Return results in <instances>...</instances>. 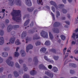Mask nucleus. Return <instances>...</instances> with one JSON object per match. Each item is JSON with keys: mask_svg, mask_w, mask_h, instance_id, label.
I'll return each mask as SVG.
<instances>
[{"mask_svg": "<svg viewBox=\"0 0 78 78\" xmlns=\"http://www.w3.org/2000/svg\"><path fill=\"white\" fill-rule=\"evenodd\" d=\"M12 16V19L16 22H20V10H13V11L11 13Z\"/></svg>", "mask_w": 78, "mask_h": 78, "instance_id": "f257e3e1", "label": "nucleus"}, {"mask_svg": "<svg viewBox=\"0 0 78 78\" xmlns=\"http://www.w3.org/2000/svg\"><path fill=\"white\" fill-rule=\"evenodd\" d=\"M40 34L44 38H48V33L44 31L43 30L41 32Z\"/></svg>", "mask_w": 78, "mask_h": 78, "instance_id": "f03ea898", "label": "nucleus"}, {"mask_svg": "<svg viewBox=\"0 0 78 78\" xmlns=\"http://www.w3.org/2000/svg\"><path fill=\"white\" fill-rule=\"evenodd\" d=\"M45 75H47L48 76H49L50 78H53V74L49 70L45 71Z\"/></svg>", "mask_w": 78, "mask_h": 78, "instance_id": "7ed1b4c3", "label": "nucleus"}, {"mask_svg": "<svg viewBox=\"0 0 78 78\" xmlns=\"http://www.w3.org/2000/svg\"><path fill=\"white\" fill-rule=\"evenodd\" d=\"M33 48V46L31 44H28L26 47V52L28 53V51L32 49Z\"/></svg>", "mask_w": 78, "mask_h": 78, "instance_id": "20e7f679", "label": "nucleus"}, {"mask_svg": "<svg viewBox=\"0 0 78 78\" xmlns=\"http://www.w3.org/2000/svg\"><path fill=\"white\" fill-rule=\"evenodd\" d=\"M6 62L8 66L13 67V65H14V62H11L9 59H7L6 61Z\"/></svg>", "mask_w": 78, "mask_h": 78, "instance_id": "39448f33", "label": "nucleus"}, {"mask_svg": "<svg viewBox=\"0 0 78 78\" xmlns=\"http://www.w3.org/2000/svg\"><path fill=\"white\" fill-rule=\"evenodd\" d=\"M26 4L28 6H32V3L30 0H27Z\"/></svg>", "mask_w": 78, "mask_h": 78, "instance_id": "423d86ee", "label": "nucleus"}, {"mask_svg": "<svg viewBox=\"0 0 78 78\" xmlns=\"http://www.w3.org/2000/svg\"><path fill=\"white\" fill-rule=\"evenodd\" d=\"M16 40V38L14 37H11L10 39L9 40V42H10V44H14Z\"/></svg>", "mask_w": 78, "mask_h": 78, "instance_id": "0eeeda50", "label": "nucleus"}, {"mask_svg": "<svg viewBox=\"0 0 78 78\" xmlns=\"http://www.w3.org/2000/svg\"><path fill=\"white\" fill-rule=\"evenodd\" d=\"M12 26L11 25H9L7 27V31L8 33L11 32V31L12 30Z\"/></svg>", "mask_w": 78, "mask_h": 78, "instance_id": "6e6552de", "label": "nucleus"}, {"mask_svg": "<svg viewBox=\"0 0 78 78\" xmlns=\"http://www.w3.org/2000/svg\"><path fill=\"white\" fill-rule=\"evenodd\" d=\"M52 31L54 33H57V34L59 33V29L58 28H54L52 29Z\"/></svg>", "mask_w": 78, "mask_h": 78, "instance_id": "1a4fd4ad", "label": "nucleus"}, {"mask_svg": "<svg viewBox=\"0 0 78 78\" xmlns=\"http://www.w3.org/2000/svg\"><path fill=\"white\" fill-rule=\"evenodd\" d=\"M33 60L34 61V65L36 66L38 63V59L37 57H34V58Z\"/></svg>", "mask_w": 78, "mask_h": 78, "instance_id": "9d476101", "label": "nucleus"}, {"mask_svg": "<svg viewBox=\"0 0 78 78\" xmlns=\"http://www.w3.org/2000/svg\"><path fill=\"white\" fill-rule=\"evenodd\" d=\"M20 54H21L22 57H24L26 55V53L25 52V51L23 50H21L20 51Z\"/></svg>", "mask_w": 78, "mask_h": 78, "instance_id": "9b49d317", "label": "nucleus"}, {"mask_svg": "<svg viewBox=\"0 0 78 78\" xmlns=\"http://www.w3.org/2000/svg\"><path fill=\"white\" fill-rule=\"evenodd\" d=\"M2 56L4 58H6L8 56V53L6 52H4L2 53Z\"/></svg>", "mask_w": 78, "mask_h": 78, "instance_id": "f8f14e48", "label": "nucleus"}, {"mask_svg": "<svg viewBox=\"0 0 78 78\" xmlns=\"http://www.w3.org/2000/svg\"><path fill=\"white\" fill-rule=\"evenodd\" d=\"M50 3H51V5H53L56 8H58V5L56 4V3L53 1H51L50 2Z\"/></svg>", "mask_w": 78, "mask_h": 78, "instance_id": "ddd939ff", "label": "nucleus"}, {"mask_svg": "<svg viewBox=\"0 0 78 78\" xmlns=\"http://www.w3.org/2000/svg\"><path fill=\"white\" fill-rule=\"evenodd\" d=\"M15 3L17 6H21V1L20 0H16Z\"/></svg>", "mask_w": 78, "mask_h": 78, "instance_id": "4468645a", "label": "nucleus"}, {"mask_svg": "<svg viewBox=\"0 0 78 78\" xmlns=\"http://www.w3.org/2000/svg\"><path fill=\"white\" fill-rule=\"evenodd\" d=\"M69 67H72V68H76V67H77L76 64L75 63H69Z\"/></svg>", "mask_w": 78, "mask_h": 78, "instance_id": "2eb2a0df", "label": "nucleus"}, {"mask_svg": "<svg viewBox=\"0 0 78 78\" xmlns=\"http://www.w3.org/2000/svg\"><path fill=\"white\" fill-rule=\"evenodd\" d=\"M0 40L1 41H0V45H2L4 43V38L3 37H0Z\"/></svg>", "mask_w": 78, "mask_h": 78, "instance_id": "dca6fc26", "label": "nucleus"}, {"mask_svg": "<svg viewBox=\"0 0 78 78\" xmlns=\"http://www.w3.org/2000/svg\"><path fill=\"white\" fill-rule=\"evenodd\" d=\"M40 39V37L37 34H35L33 37V39L34 40H38V39Z\"/></svg>", "mask_w": 78, "mask_h": 78, "instance_id": "f3484780", "label": "nucleus"}, {"mask_svg": "<svg viewBox=\"0 0 78 78\" xmlns=\"http://www.w3.org/2000/svg\"><path fill=\"white\" fill-rule=\"evenodd\" d=\"M60 24L58 22H55L54 23V27H58L60 26Z\"/></svg>", "mask_w": 78, "mask_h": 78, "instance_id": "a211bd4d", "label": "nucleus"}, {"mask_svg": "<svg viewBox=\"0 0 78 78\" xmlns=\"http://www.w3.org/2000/svg\"><path fill=\"white\" fill-rule=\"evenodd\" d=\"M37 72L35 70H33V71H31L30 72V74L32 76H34V75H36V73Z\"/></svg>", "mask_w": 78, "mask_h": 78, "instance_id": "6ab92c4d", "label": "nucleus"}, {"mask_svg": "<svg viewBox=\"0 0 78 78\" xmlns=\"http://www.w3.org/2000/svg\"><path fill=\"white\" fill-rule=\"evenodd\" d=\"M73 35L71 37L72 38H73V39H76V38H75V37H76V39H78V34H77L76 35L75 34L73 33Z\"/></svg>", "mask_w": 78, "mask_h": 78, "instance_id": "aec40b11", "label": "nucleus"}, {"mask_svg": "<svg viewBox=\"0 0 78 78\" xmlns=\"http://www.w3.org/2000/svg\"><path fill=\"white\" fill-rule=\"evenodd\" d=\"M39 69H45V67L44 66V65L41 64L38 67Z\"/></svg>", "mask_w": 78, "mask_h": 78, "instance_id": "412c9836", "label": "nucleus"}, {"mask_svg": "<svg viewBox=\"0 0 78 78\" xmlns=\"http://www.w3.org/2000/svg\"><path fill=\"white\" fill-rule=\"evenodd\" d=\"M27 32H23V33H22L21 36L22 39H23V37H25V36H27Z\"/></svg>", "mask_w": 78, "mask_h": 78, "instance_id": "4be33fe9", "label": "nucleus"}, {"mask_svg": "<svg viewBox=\"0 0 78 78\" xmlns=\"http://www.w3.org/2000/svg\"><path fill=\"white\" fill-rule=\"evenodd\" d=\"M37 2L38 5H43V2H42V0H37Z\"/></svg>", "mask_w": 78, "mask_h": 78, "instance_id": "5701e85b", "label": "nucleus"}, {"mask_svg": "<svg viewBox=\"0 0 78 78\" xmlns=\"http://www.w3.org/2000/svg\"><path fill=\"white\" fill-rule=\"evenodd\" d=\"M14 75V76L16 77V78H17V77H18L19 76V73H18V72H17L16 71H15L13 72Z\"/></svg>", "mask_w": 78, "mask_h": 78, "instance_id": "b1692460", "label": "nucleus"}, {"mask_svg": "<svg viewBox=\"0 0 78 78\" xmlns=\"http://www.w3.org/2000/svg\"><path fill=\"white\" fill-rule=\"evenodd\" d=\"M29 22H30L29 19L27 20L24 23V27H26V26L28 25V24L29 23Z\"/></svg>", "mask_w": 78, "mask_h": 78, "instance_id": "393cba45", "label": "nucleus"}, {"mask_svg": "<svg viewBox=\"0 0 78 78\" xmlns=\"http://www.w3.org/2000/svg\"><path fill=\"white\" fill-rule=\"evenodd\" d=\"M47 49L45 48H42L40 50L42 52V53H44L46 51Z\"/></svg>", "mask_w": 78, "mask_h": 78, "instance_id": "a878e982", "label": "nucleus"}, {"mask_svg": "<svg viewBox=\"0 0 78 78\" xmlns=\"http://www.w3.org/2000/svg\"><path fill=\"white\" fill-rule=\"evenodd\" d=\"M27 10L29 11V12H32L33 11V10H34V8L33 7L27 8Z\"/></svg>", "mask_w": 78, "mask_h": 78, "instance_id": "bb28decb", "label": "nucleus"}, {"mask_svg": "<svg viewBox=\"0 0 78 78\" xmlns=\"http://www.w3.org/2000/svg\"><path fill=\"white\" fill-rule=\"evenodd\" d=\"M44 45L47 46L50 45V41H49V40L46 41L44 43Z\"/></svg>", "mask_w": 78, "mask_h": 78, "instance_id": "cd10ccee", "label": "nucleus"}, {"mask_svg": "<svg viewBox=\"0 0 78 78\" xmlns=\"http://www.w3.org/2000/svg\"><path fill=\"white\" fill-rule=\"evenodd\" d=\"M41 44V42L39 41H37L35 42V44L36 46H39Z\"/></svg>", "mask_w": 78, "mask_h": 78, "instance_id": "c85d7f7f", "label": "nucleus"}, {"mask_svg": "<svg viewBox=\"0 0 78 78\" xmlns=\"http://www.w3.org/2000/svg\"><path fill=\"white\" fill-rule=\"evenodd\" d=\"M50 51L51 52H52L53 53H55V54H56V49L54 48L51 49L50 50Z\"/></svg>", "mask_w": 78, "mask_h": 78, "instance_id": "c756f323", "label": "nucleus"}, {"mask_svg": "<svg viewBox=\"0 0 78 78\" xmlns=\"http://www.w3.org/2000/svg\"><path fill=\"white\" fill-rule=\"evenodd\" d=\"M23 67L24 69V71H25V72H27V70H28V68H27V67L26 66V65H23Z\"/></svg>", "mask_w": 78, "mask_h": 78, "instance_id": "7c9ffc66", "label": "nucleus"}, {"mask_svg": "<svg viewBox=\"0 0 78 78\" xmlns=\"http://www.w3.org/2000/svg\"><path fill=\"white\" fill-rule=\"evenodd\" d=\"M14 55L15 57H17V58L18 56L20 55V54L18 52H15Z\"/></svg>", "mask_w": 78, "mask_h": 78, "instance_id": "2f4dec72", "label": "nucleus"}, {"mask_svg": "<svg viewBox=\"0 0 78 78\" xmlns=\"http://www.w3.org/2000/svg\"><path fill=\"white\" fill-rule=\"evenodd\" d=\"M15 44L17 45H20V42L19 41V40L18 39L16 41Z\"/></svg>", "mask_w": 78, "mask_h": 78, "instance_id": "473e14b6", "label": "nucleus"}, {"mask_svg": "<svg viewBox=\"0 0 78 78\" xmlns=\"http://www.w3.org/2000/svg\"><path fill=\"white\" fill-rule=\"evenodd\" d=\"M49 34L50 39L52 40L53 39V35L51 34V33L50 32H49Z\"/></svg>", "mask_w": 78, "mask_h": 78, "instance_id": "72a5a7b5", "label": "nucleus"}, {"mask_svg": "<svg viewBox=\"0 0 78 78\" xmlns=\"http://www.w3.org/2000/svg\"><path fill=\"white\" fill-rule=\"evenodd\" d=\"M64 5L63 4H59L58 5V8L60 9H61V8H64Z\"/></svg>", "mask_w": 78, "mask_h": 78, "instance_id": "f704fd0d", "label": "nucleus"}, {"mask_svg": "<svg viewBox=\"0 0 78 78\" xmlns=\"http://www.w3.org/2000/svg\"><path fill=\"white\" fill-rule=\"evenodd\" d=\"M60 16V13L58 11H57L56 12V17L57 18H58L59 16Z\"/></svg>", "mask_w": 78, "mask_h": 78, "instance_id": "c9c22d12", "label": "nucleus"}, {"mask_svg": "<svg viewBox=\"0 0 78 78\" xmlns=\"http://www.w3.org/2000/svg\"><path fill=\"white\" fill-rule=\"evenodd\" d=\"M53 70L55 72H56L58 71V68L56 67H53Z\"/></svg>", "mask_w": 78, "mask_h": 78, "instance_id": "e433bc0d", "label": "nucleus"}, {"mask_svg": "<svg viewBox=\"0 0 78 78\" xmlns=\"http://www.w3.org/2000/svg\"><path fill=\"white\" fill-rule=\"evenodd\" d=\"M13 27H14V29L15 30H17V28H19V25H15L13 26Z\"/></svg>", "mask_w": 78, "mask_h": 78, "instance_id": "4c0bfd02", "label": "nucleus"}, {"mask_svg": "<svg viewBox=\"0 0 78 78\" xmlns=\"http://www.w3.org/2000/svg\"><path fill=\"white\" fill-rule=\"evenodd\" d=\"M60 37L61 38V39L63 40V41H64L65 39H66V37H65L63 35H62L60 36Z\"/></svg>", "mask_w": 78, "mask_h": 78, "instance_id": "58836bf2", "label": "nucleus"}, {"mask_svg": "<svg viewBox=\"0 0 78 78\" xmlns=\"http://www.w3.org/2000/svg\"><path fill=\"white\" fill-rule=\"evenodd\" d=\"M4 34V31L3 30H0V35L1 36H3Z\"/></svg>", "mask_w": 78, "mask_h": 78, "instance_id": "ea45409f", "label": "nucleus"}, {"mask_svg": "<svg viewBox=\"0 0 78 78\" xmlns=\"http://www.w3.org/2000/svg\"><path fill=\"white\" fill-rule=\"evenodd\" d=\"M62 11L63 13H64V14H66L67 12V10L66 9H62Z\"/></svg>", "mask_w": 78, "mask_h": 78, "instance_id": "a19ab883", "label": "nucleus"}, {"mask_svg": "<svg viewBox=\"0 0 78 78\" xmlns=\"http://www.w3.org/2000/svg\"><path fill=\"white\" fill-rule=\"evenodd\" d=\"M15 65L16 67H17V68H18V69H19V68H20V66L19 65V63L17 62L16 63Z\"/></svg>", "mask_w": 78, "mask_h": 78, "instance_id": "79ce46f5", "label": "nucleus"}, {"mask_svg": "<svg viewBox=\"0 0 78 78\" xmlns=\"http://www.w3.org/2000/svg\"><path fill=\"white\" fill-rule=\"evenodd\" d=\"M70 73L72 74H74V73H75V71L71 69L70 70Z\"/></svg>", "mask_w": 78, "mask_h": 78, "instance_id": "37998d69", "label": "nucleus"}, {"mask_svg": "<svg viewBox=\"0 0 78 78\" xmlns=\"http://www.w3.org/2000/svg\"><path fill=\"white\" fill-rule=\"evenodd\" d=\"M44 58L45 60L47 61H50V59L48 58H47V57L46 56H44Z\"/></svg>", "mask_w": 78, "mask_h": 78, "instance_id": "c03bdc74", "label": "nucleus"}, {"mask_svg": "<svg viewBox=\"0 0 78 78\" xmlns=\"http://www.w3.org/2000/svg\"><path fill=\"white\" fill-rule=\"evenodd\" d=\"M53 58L55 59V60H58V59H59V57L58 56H54Z\"/></svg>", "mask_w": 78, "mask_h": 78, "instance_id": "a18cd8bd", "label": "nucleus"}, {"mask_svg": "<svg viewBox=\"0 0 78 78\" xmlns=\"http://www.w3.org/2000/svg\"><path fill=\"white\" fill-rule=\"evenodd\" d=\"M51 14L52 16L53 20H55V15L52 12H51Z\"/></svg>", "mask_w": 78, "mask_h": 78, "instance_id": "49530a36", "label": "nucleus"}, {"mask_svg": "<svg viewBox=\"0 0 78 78\" xmlns=\"http://www.w3.org/2000/svg\"><path fill=\"white\" fill-rule=\"evenodd\" d=\"M23 78H29V75L27 74H24L23 76Z\"/></svg>", "mask_w": 78, "mask_h": 78, "instance_id": "de8ad7c7", "label": "nucleus"}, {"mask_svg": "<svg viewBox=\"0 0 78 78\" xmlns=\"http://www.w3.org/2000/svg\"><path fill=\"white\" fill-rule=\"evenodd\" d=\"M0 26L2 27V29L4 28H5V24H4L2 23L0 24Z\"/></svg>", "mask_w": 78, "mask_h": 78, "instance_id": "09e8293b", "label": "nucleus"}, {"mask_svg": "<svg viewBox=\"0 0 78 78\" xmlns=\"http://www.w3.org/2000/svg\"><path fill=\"white\" fill-rule=\"evenodd\" d=\"M11 34L12 36H16V32L14 31H12L11 32Z\"/></svg>", "mask_w": 78, "mask_h": 78, "instance_id": "8fccbe9b", "label": "nucleus"}, {"mask_svg": "<svg viewBox=\"0 0 78 78\" xmlns=\"http://www.w3.org/2000/svg\"><path fill=\"white\" fill-rule=\"evenodd\" d=\"M34 26V22L33 21H32L31 23L30 24V27H32Z\"/></svg>", "mask_w": 78, "mask_h": 78, "instance_id": "3c124183", "label": "nucleus"}, {"mask_svg": "<svg viewBox=\"0 0 78 78\" xmlns=\"http://www.w3.org/2000/svg\"><path fill=\"white\" fill-rule=\"evenodd\" d=\"M29 15L28 14L25 15L23 17V18H24V19L26 18V17H27V18H28L29 17Z\"/></svg>", "mask_w": 78, "mask_h": 78, "instance_id": "603ef678", "label": "nucleus"}, {"mask_svg": "<svg viewBox=\"0 0 78 78\" xmlns=\"http://www.w3.org/2000/svg\"><path fill=\"white\" fill-rule=\"evenodd\" d=\"M10 3L11 4V6H12L14 4H13V2H14V0H9Z\"/></svg>", "mask_w": 78, "mask_h": 78, "instance_id": "864d4df0", "label": "nucleus"}, {"mask_svg": "<svg viewBox=\"0 0 78 78\" xmlns=\"http://www.w3.org/2000/svg\"><path fill=\"white\" fill-rule=\"evenodd\" d=\"M32 59L31 58H29L28 59V62L29 63H30L32 61Z\"/></svg>", "mask_w": 78, "mask_h": 78, "instance_id": "5fc2aeb1", "label": "nucleus"}, {"mask_svg": "<svg viewBox=\"0 0 78 78\" xmlns=\"http://www.w3.org/2000/svg\"><path fill=\"white\" fill-rule=\"evenodd\" d=\"M3 67L0 68V73H2L3 72Z\"/></svg>", "mask_w": 78, "mask_h": 78, "instance_id": "6e6d98bb", "label": "nucleus"}, {"mask_svg": "<svg viewBox=\"0 0 78 78\" xmlns=\"http://www.w3.org/2000/svg\"><path fill=\"white\" fill-rule=\"evenodd\" d=\"M19 62L20 64H22V63H23V61L22 59H20L19 60Z\"/></svg>", "mask_w": 78, "mask_h": 78, "instance_id": "4d7b16f0", "label": "nucleus"}, {"mask_svg": "<svg viewBox=\"0 0 78 78\" xmlns=\"http://www.w3.org/2000/svg\"><path fill=\"white\" fill-rule=\"evenodd\" d=\"M26 41H31V38L27 37L26 38Z\"/></svg>", "mask_w": 78, "mask_h": 78, "instance_id": "13d9d810", "label": "nucleus"}, {"mask_svg": "<svg viewBox=\"0 0 78 78\" xmlns=\"http://www.w3.org/2000/svg\"><path fill=\"white\" fill-rule=\"evenodd\" d=\"M0 14H2L3 15V16H2V18H4V16H5V12H0Z\"/></svg>", "mask_w": 78, "mask_h": 78, "instance_id": "bf43d9fd", "label": "nucleus"}, {"mask_svg": "<svg viewBox=\"0 0 78 78\" xmlns=\"http://www.w3.org/2000/svg\"><path fill=\"white\" fill-rule=\"evenodd\" d=\"M9 48H4L5 51H9Z\"/></svg>", "mask_w": 78, "mask_h": 78, "instance_id": "052dcab7", "label": "nucleus"}, {"mask_svg": "<svg viewBox=\"0 0 78 78\" xmlns=\"http://www.w3.org/2000/svg\"><path fill=\"white\" fill-rule=\"evenodd\" d=\"M52 10L53 12H55V8L54 7L52 6L51 7Z\"/></svg>", "mask_w": 78, "mask_h": 78, "instance_id": "680f3d73", "label": "nucleus"}, {"mask_svg": "<svg viewBox=\"0 0 78 78\" xmlns=\"http://www.w3.org/2000/svg\"><path fill=\"white\" fill-rule=\"evenodd\" d=\"M3 61V59L0 57V63H2Z\"/></svg>", "mask_w": 78, "mask_h": 78, "instance_id": "e2e57ef3", "label": "nucleus"}, {"mask_svg": "<svg viewBox=\"0 0 78 78\" xmlns=\"http://www.w3.org/2000/svg\"><path fill=\"white\" fill-rule=\"evenodd\" d=\"M48 68L49 69H52V66H51V65H49L48 66Z\"/></svg>", "mask_w": 78, "mask_h": 78, "instance_id": "0e129e2a", "label": "nucleus"}, {"mask_svg": "<svg viewBox=\"0 0 78 78\" xmlns=\"http://www.w3.org/2000/svg\"><path fill=\"white\" fill-rule=\"evenodd\" d=\"M8 78H12V75L10 74L8 76Z\"/></svg>", "mask_w": 78, "mask_h": 78, "instance_id": "69168bd1", "label": "nucleus"}, {"mask_svg": "<svg viewBox=\"0 0 78 78\" xmlns=\"http://www.w3.org/2000/svg\"><path fill=\"white\" fill-rule=\"evenodd\" d=\"M65 23H66V24H67L69 25H70V23L68 21H65Z\"/></svg>", "mask_w": 78, "mask_h": 78, "instance_id": "338daca9", "label": "nucleus"}, {"mask_svg": "<svg viewBox=\"0 0 78 78\" xmlns=\"http://www.w3.org/2000/svg\"><path fill=\"white\" fill-rule=\"evenodd\" d=\"M9 20L7 19L5 20V23H9Z\"/></svg>", "mask_w": 78, "mask_h": 78, "instance_id": "774afa93", "label": "nucleus"}]
</instances>
